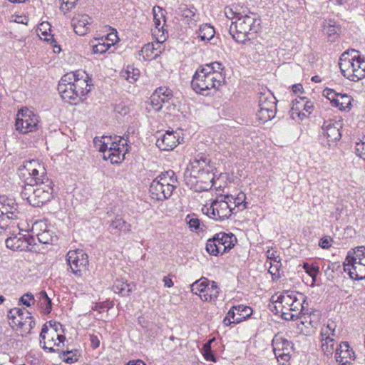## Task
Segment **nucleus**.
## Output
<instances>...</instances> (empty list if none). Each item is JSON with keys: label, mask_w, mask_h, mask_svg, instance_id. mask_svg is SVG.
Listing matches in <instances>:
<instances>
[{"label": "nucleus", "mask_w": 365, "mask_h": 365, "mask_svg": "<svg viewBox=\"0 0 365 365\" xmlns=\"http://www.w3.org/2000/svg\"><path fill=\"white\" fill-rule=\"evenodd\" d=\"M180 143V135L177 132L167 131L160 135L156 145L162 150H171Z\"/></svg>", "instance_id": "b1692460"}, {"label": "nucleus", "mask_w": 365, "mask_h": 365, "mask_svg": "<svg viewBox=\"0 0 365 365\" xmlns=\"http://www.w3.org/2000/svg\"><path fill=\"white\" fill-rule=\"evenodd\" d=\"M163 42H158L157 40L155 42L148 43L145 44L140 51V56L146 61H150L157 58L163 49L162 43Z\"/></svg>", "instance_id": "cd10ccee"}, {"label": "nucleus", "mask_w": 365, "mask_h": 365, "mask_svg": "<svg viewBox=\"0 0 365 365\" xmlns=\"http://www.w3.org/2000/svg\"><path fill=\"white\" fill-rule=\"evenodd\" d=\"M40 344L43 349H49L51 351H55V346H60L65 340V336L58 334L56 329L48 328L46 324L43 326L40 334Z\"/></svg>", "instance_id": "6ab92c4d"}, {"label": "nucleus", "mask_w": 365, "mask_h": 365, "mask_svg": "<svg viewBox=\"0 0 365 365\" xmlns=\"http://www.w3.org/2000/svg\"><path fill=\"white\" fill-rule=\"evenodd\" d=\"M88 83L79 73L64 75L58 86V91L65 101H76L89 92Z\"/></svg>", "instance_id": "39448f33"}, {"label": "nucleus", "mask_w": 365, "mask_h": 365, "mask_svg": "<svg viewBox=\"0 0 365 365\" xmlns=\"http://www.w3.org/2000/svg\"><path fill=\"white\" fill-rule=\"evenodd\" d=\"M19 176L26 185L49 180L44 165L38 160L25 161L19 168Z\"/></svg>", "instance_id": "9b49d317"}, {"label": "nucleus", "mask_w": 365, "mask_h": 365, "mask_svg": "<svg viewBox=\"0 0 365 365\" xmlns=\"http://www.w3.org/2000/svg\"><path fill=\"white\" fill-rule=\"evenodd\" d=\"M118 36L116 33H110L108 34L106 38L105 39L106 41H107V43L110 47L111 46H113L117 41H118Z\"/></svg>", "instance_id": "052dcab7"}, {"label": "nucleus", "mask_w": 365, "mask_h": 365, "mask_svg": "<svg viewBox=\"0 0 365 365\" xmlns=\"http://www.w3.org/2000/svg\"><path fill=\"white\" fill-rule=\"evenodd\" d=\"M274 355L280 365H287L291 359L293 346L281 334H276L272 339Z\"/></svg>", "instance_id": "dca6fc26"}, {"label": "nucleus", "mask_w": 365, "mask_h": 365, "mask_svg": "<svg viewBox=\"0 0 365 365\" xmlns=\"http://www.w3.org/2000/svg\"><path fill=\"white\" fill-rule=\"evenodd\" d=\"M222 70V64L218 62L198 68L191 81L194 91L203 96L216 93L225 83Z\"/></svg>", "instance_id": "f257e3e1"}, {"label": "nucleus", "mask_w": 365, "mask_h": 365, "mask_svg": "<svg viewBox=\"0 0 365 365\" xmlns=\"http://www.w3.org/2000/svg\"><path fill=\"white\" fill-rule=\"evenodd\" d=\"M183 177L185 184L195 192L211 189L215 176L210 160L205 158L190 160L184 171Z\"/></svg>", "instance_id": "f03ea898"}, {"label": "nucleus", "mask_w": 365, "mask_h": 365, "mask_svg": "<svg viewBox=\"0 0 365 365\" xmlns=\"http://www.w3.org/2000/svg\"><path fill=\"white\" fill-rule=\"evenodd\" d=\"M91 345H92L93 348H94V349L98 348L100 345L99 339H98L97 336H93V335L91 336Z\"/></svg>", "instance_id": "e2e57ef3"}, {"label": "nucleus", "mask_w": 365, "mask_h": 365, "mask_svg": "<svg viewBox=\"0 0 365 365\" xmlns=\"http://www.w3.org/2000/svg\"><path fill=\"white\" fill-rule=\"evenodd\" d=\"M32 229L36 233L38 241L42 244L53 243L56 237L53 230L43 222H36Z\"/></svg>", "instance_id": "bb28decb"}, {"label": "nucleus", "mask_w": 365, "mask_h": 365, "mask_svg": "<svg viewBox=\"0 0 365 365\" xmlns=\"http://www.w3.org/2000/svg\"><path fill=\"white\" fill-rule=\"evenodd\" d=\"M172 98L173 92L168 88L160 87L157 88L150 98L151 109L159 111L165 103H169Z\"/></svg>", "instance_id": "5701e85b"}, {"label": "nucleus", "mask_w": 365, "mask_h": 365, "mask_svg": "<svg viewBox=\"0 0 365 365\" xmlns=\"http://www.w3.org/2000/svg\"><path fill=\"white\" fill-rule=\"evenodd\" d=\"M154 29H152L153 37L158 42H164L167 38V31L164 29L165 24V16L163 10L159 6L153 9Z\"/></svg>", "instance_id": "412c9836"}, {"label": "nucleus", "mask_w": 365, "mask_h": 365, "mask_svg": "<svg viewBox=\"0 0 365 365\" xmlns=\"http://www.w3.org/2000/svg\"><path fill=\"white\" fill-rule=\"evenodd\" d=\"M163 282H164V286L166 287L170 288L173 286V282L172 279L170 278H169L168 277H165L163 278Z\"/></svg>", "instance_id": "0e129e2a"}, {"label": "nucleus", "mask_w": 365, "mask_h": 365, "mask_svg": "<svg viewBox=\"0 0 365 365\" xmlns=\"http://www.w3.org/2000/svg\"><path fill=\"white\" fill-rule=\"evenodd\" d=\"M212 341V340H210L204 345L202 349L203 356L205 359L208 361H215V358L210 350V344Z\"/></svg>", "instance_id": "8fccbe9b"}, {"label": "nucleus", "mask_w": 365, "mask_h": 365, "mask_svg": "<svg viewBox=\"0 0 365 365\" xmlns=\"http://www.w3.org/2000/svg\"><path fill=\"white\" fill-rule=\"evenodd\" d=\"M127 365H146V364L141 360H135V361H129L127 364Z\"/></svg>", "instance_id": "774afa93"}, {"label": "nucleus", "mask_w": 365, "mask_h": 365, "mask_svg": "<svg viewBox=\"0 0 365 365\" xmlns=\"http://www.w3.org/2000/svg\"><path fill=\"white\" fill-rule=\"evenodd\" d=\"M259 26V21L255 15L241 16L232 23L229 32L235 41L243 43L250 34L257 31Z\"/></svg>", "instance_id": "1a4fd4ad"}, {"label": "nucleus", "mask_w": 365, "mask_h": 365, "mask_svg": "<svg viewBox=\"0 0 365 365\" xmlns=\"http://www.w3.org/2000/svg\"><path fill=\"white\" fill-rule=\"evenodd\" d=\"M336 360L341 362L343 360L354 361L356 356L347 342H341L336 348Z\"/></svg>", "instance_id": "c756f323"}, {"label": "nucleus", "mask_w": 365, "mask_h": 365, "mask_svg": "<svg viewBox=\"0 0 365 365\" xmlns=\"http://www.w3.org/2000/svg\"><path fill=\"white\" fill-rule=\"evenodd\" d=\"M215 34L214 28L207 24L200 26L198 31L199 37L202 41H209L213 39Z\"/></svg>", "instance_id": "58836bf2"}, {"label": "nucleus", "mask_w": 365, "mask_h": 365, "mask_svg": "<svg viewBox=\"0 0 365 365\" xmlns=\"http://www.w3.org/2000/svg\"><path fill=\"white\" fill-rule=\"evenodd\" d=\"M12 205H14V202H12ZM15 210H16L15 206L10 205L7 199L2 198L0 200V217L4 215L14 220L17 218V215L14 212Z\"/></svg>", "instance_id": "72a5a7b5"}, {"label": "nucleus", "mask_w": 365, "mask_h": 365, "mask_svg": "<svg viewBox=\"0 0 365 365\" xmlns=\"http://www.w3.org/2000/svg\"><path fill=\"white\" fill-rule=\"evenodd\" d=\"M236 241V237L232 233L219 232L207 241L206 250L215 256L222 255L232 249Z\"/></svg>", "instance_id": "f8f14e48"}, {"label": "nucleus", "mask_w": 365, "mask_h": 365, "mask_svg": "<svg viewBox=\"0 0 365 365\" xmlns=\"http://www.w3.org/2000/svg\"><path fill=\"white\" fill-rule=\"evenodd\" d=\"M341 123L339 122L329 120L325 121L322 125L323 135L327 138L329 145L339 140L341 133L339 128Z\"/></svg>", "instance_id": "393cba45"}, {"label": "nucleus", "mask_w": 365, "mask_h": 365, "mask_svg": "<svg viewBox=\"0 0 365 365\" xmlns=\"http://www.w3.org/2000/svg\"><path fill=\"white\" fill-rule=\"evenodd\" d=\"M269 272L275 277H279V270L282 267L281 262L269 263Z\"/></svg>", "instance_id": "5fc2aeb1"}, {"label": "nucleus", "mask_w": 365, "mask_h": 365, "mask_svg": "<svg viewBox=\"0 0 365 365\" xmlns=\"http://www.w3.org/2000/svg\"><path fill=\"white\" fill-rule=\"evenodd\" d=\"M322 27L323 31L331 38V41L338 37L340 28L334 19L324 20Z\"/></svg>", "instance_id": "473e14b6"}, {"label": "nucleus", "mask_w": 365, "mask_h": 365, "mask_svg": "<svg viewBox=\"0 0 365 365\" xmlns=\"http://www.w3.org/2000/svg\"><path fill=\"white\" fill-rule=\"evenodd\" d=\"M10 324L13 327L28 329L31 327V314L26 309L19 307L11 309L8 313Z\"/></svg>", "instance_id": "aec40b11"}, {"label": "nucleus", "mask_w": 365, "mask_h": 365, "mask_svg": "<svg viewBox=\"0 0 365 365\" xmlns=\"http://www.w3.org/2000/svg\"><path fill=\"white\" fill-rule=\"evenodd\" d=\"M134 289H135V284H128L123 280H116L113 286V292L122 296L128 295Z\"/></svg>", "instance_id": "e433bc0d"}, {"label": "nucleus", "mask_w": 365, "mask_h": 365, "mask_svg": "<svg viewBox=\"0 0 365 365\" xmlns=\"http://www.w3.org/2000/svg\"><path fill=\"white\" fill-rule=\"evenodd\" d=\"M19 227V224L14 220L8 218L7 216L3 215L0 217V235L5 233L6 235L11 234Z\"/></svg>", "instance_id": "c9c22d12"}, {"label": "nucleus", "mask_w": 365, "mask_h": 365, "mask_svg": "<svg viewBox=\"0 0 365 365\" xmlns=\"http://www.w3.org/2000/svg\"><path fill=\"white\" fill-rule=\"evenodd\" d=\"M277 111L276 99L272 93H264L259 96V110L257 117L261 123H266L274 118Z\"/></svg>", "instance_id": "4468645a"}, {"label": "nucleus", "mask_w": 365, "mask_h": 365, "mask_svg": "<svg viewBox=\"0 0 365 365\" xmlns=\"http://www.w3.org/2000/svg\"><path fill=\"white\" fill-rule=\"evenodd\" d=\"M93 143L95 148L103 153V158L113 164L121 163L128 150L127 141L120 136L96 137Z\"/></svg>", "instance_id": "20e7f679"}, {"label": "nucleus", "mask_w": 365, "mask_h": 365, "mask_svg": "<svg viewBox=\"0 0 365 365\" xmlns=\"http://www.w3.org/2000/svg\"><path fill=\"white\" fill-rule=\"evenodd\" d=\"M177 185V178L174 171L168 170L162 173L150 185V196L156 200L168 199L172 195Z\"/></svg>", "instance_id": "6e6552de"}, {"label": "nucleus", "mask_w": 365, "mask_h": 365, "mask_svg": "<svg viewBox=\"0 0 365 365\" xmlns=\"http://www.w3.org/2000/svg\"><path fill=\"white\" fill-rule=\"evenodd\" d=\"M235 309L237 314V319H235V322L237 324L249 317L252 312L251 307L242 304L235 306Z\"/></svg>", "instance_id": "a19ab883"}, {"label": "nucleus", "mask_w": 365, "mask_h": 365, "mask_svg": "<svg viewBox=\"0 0 365 365\" xmlns=\"http://www.w3.org/2000/svg\"><path fill=\"white\" fill-rule=\"evenodd\" d=\"M339 93H336L335 91L329 88H326L323 91V96L327 98L331 103L332 106L335 103V100L339 96Z\"/></svg>", "instance_id": "3c124183"}, {"label": "nucleus", "mask_w": 365, "mask_h": 365, "mask_svg": "<svg viewBox=\"0 0 365 365\" xmlns=\"http://www.w3.org/2000/svg\"><path fill=\"white\" fill-rule=\"evenodd\" d=\"M186 221L191 230L196 231L200 228V221L199 219L188 215L186 217Z\"/></svg>", "instance_id": "09e8293b"}, {"label": "nucleus", "mask_w": 365, "mask_h": 365, "mask_svg": "<svg viewBox=\"0 0 365 365\" xmlns=\"http://www.w3.org/2000/svg\"><path fill=\"white\" fill-rule=\"evenodd\" d=\"M336 323L329 320L327 324L322 327L321 330L322 350L327 356H332L334 351H336Z\"/></svg>", "instance_id": "f3484780"}, {"label": "nucleus", "mask_w": 365, "mask_h": 365, "mask_svg": "<svg viewBox=\"0 0 365 365\" xmlns=\"http://www.w3.org/2000/svg\"><path fill=\"white\" fill-rule=\"evenodd\" d=\"M224 197H226V195H220L210 205H204L202 208V212L215 220L228 219L233 213V210L227 199Z\"/></svg>", "instance_id": "ddd939ff"}, {"label": "nucleus", "mask_w": 365, "mask_h": 365, "mask_svg": "<svg viewBox=\"0 0 365 365\" xmlns=\"http://www.w3.org/2000/svg\"><path fill=\"white\" fill-rule=\"evenodd\" d=\"M302 89V86L301 84H296L292 86V91L295 93L301 92Z\"/></svg>", "instance_id": "338daca9"}, {"label": "nucleus", "mask_w": 365, "mask_h": 365, "mask_svg": "<svg viewBox=\"0 0 365 365\" xmlns=\"http://www.w3.org/2000/svg\"><path fill=\"white\" fill-rule=\"evenodd\" d=\"M303 267L306 272L314 280L317 273L319 272V267L314 265H310L308 263H304Z\"/></svg>", "instance_id": "603ef678"}, {"label": "nucleus", "mask_w": 365, "mask_h": 365, "mask_svg": "<svg viewBox=\"0 0 365 365\" xmlns=\"http://www.w3.org/2000/svg\"><path fill=\"white\" fill-rule=\"evenodd\" d=\"M344 269L355 280L365 279V246H359L348 252Z\"/></svg>", "instance_id": "9d476101"}, {"label": "nucleus", "mask_w": 365, "mask_h": 365, "mask_svg": "<svg viewBox=\"0 0 365 365\" xmlns=\"http://www.w3.org/2000/svg\"><path fill=\"white\" fill-rule=\"evenodd\" d=\"M220 288L215 281L208 282L205 292L201 295L203 302H215L219 297Z\"/></svg>", "instance_id": "7c9ffc66"}, {"label": "nucleus", "mask_w": 365, "mask_h": 365, "mask_svg": "<svg viewBox=\"0 0 365 365\" xmlns=\"http://www.w3.org/2000/svg\"><path fill=\"white\" fill-rule=\"evenodd\" d=\"M109 229L114 230L116 232H129L131 230V225L123 218L115 217L110 221Z\"/></svg>", "instance_id": "f704fd0d"}, {"label": "nucleus", "mask_w": 365, "mask_h": 365, "mask_svg": "<svg viewBox=\"0 0 365 365\" xmlns=\"http://www.w3.org/2000/svg\"><path fill=\"white\" fill-rule=\"evenodd\" d=\"M63 360L67 363L72 364L77 361V358L74 356H70L65 357L63 359Z\"/></svg>", "instance_id": "69168bd1"}, {"label": "nucleus", "mask_w": 365, "mask_h": 365, "mask_svg": "<svg viewBox=\"0 0 365 365\" xmlns=\"http://www.w3.org/2000/svg\"><path fill=\"white\" fill-rule=\"evenodd\" d=\"M93 52L97 54H103L106 53L110 47L106 42V40L95 39L92 42Z\"/></svg>", "instance_id": "c03bdc74"}, {"label": "nucleus", "mask_w": 365, "mask_h": 365, "mask_svg": "<svg viewBox=\"0 0 365 365\" xmlns=\"http://www.w3.org/2000/svg\"><path fill=\"white\" fill-rule=\"evenodd\" d=\"M339 67L343 76L350 81H358L365 78V60L354 50L341 54Z\"/></svg>", "instance_id": "423d86ee"}, {"label": "nucleus", "mask_w": 365, "mask_h": 365, "mask_svg": "<svg viewBox=\"0 0 365 365\" xmlns=\"http://www.w3.org/2000/svg\"><path fill=\"white\" fill-rule=\"evenodd\" d=\"M20 300L26 307H30L31 305V302L32 303L34 302V296L30 293H27V294L23 295L21 297Z\"/></svg>", "instance_id": "13d9d810"}, {"label": "nucleus", "mask_w": 365, "mask_h": 365, "mask_svg": "<svg viewBox=\"0 0 365 365\" xmlns=\"http://www.w3.org/2000/svg\"><path fill=\"white\" fill-rule=\"evenodd\" d=\"M38 298L42 312L44 314H49L52 308L51 299L48 297L45 291L40 292Z\"/></svg>", "instance_id": "37998d69"}, {"label": "nucleus", "mask_w": 365, "mask_h": 365, "mask_svg": "<svg viewBox=\"0 0 365 365\" xmlns=\"http://www.w3.org/2000/svg\"><path fill=\"white\" fill-rule=\"evenodd\" d=\"M67 257L68 264L76 275H81L88 269V257L83 250H71L68 252Z\"/></svg>", "instance_id": "a211bd4d"}, {"label": "nucleus", "mask_w": 365, "mask_h": 365, "mask_svg": "<svg viewBox=\"0 0 365 365\" xmlns=\"http://www.w3.org/2000/svg\"><path fill=\"white\" fill-rule=\"evenodd\" d=\"M12 232L10 237L6 240V247L14 251H30L31 250V242L33 239L26 237L21 234L14 235Z\"/></svg>", "instance_id": "4be33fe9"}, {"label": "nucleus", "mask_w": 365, "mask_h": 365, "mask_svg": "<svg viewBox=\"0 0 365 365\" xmlns=\"http://www.w3.org/2000/svg\"><path fill=\"white\" fill-rule=\"evenodd\" d=\"M314 103L307 100L306 98H304V112L307 114V117L313 112L314 110Z\"/></svg>", "instance_id": "bf43d9fd"}, {"label": "nucleus", "mask_w": 365, "mask_h": 365, "mask_svg": "<svg viewBox=\"0 0 365 365\" xmlns=\"http://www.w3.org/2000/svg\"><path fill=\"white\" fill-rule=\"evenodd\" d=\"M319 245L324 249H328L331 245V239L330 237L322 238L319 241Z\"/></svg>", "instance_id": "680f3d73"}, {"label": "nucleus", "mask_w": 365, "mask_h": 365, "mask_svg": "<svg viewBox=\"0 0 365 365\" xmlns=\"http://www.w3.org/2000/svg\"><path fill=\"white\" fill-rule=\"evenodd\" d=\"M62 1V4L61 5V9L64 11L67 12L70 10H71L76 4V2L78 0H61Z\"/></svg>", "instance_id": "864d4df0"}, {"label": "nucleus", "mask_w": 365, "mask_h": 365, "mask_svg": "<svg viewBox=\"0 0 365 365\" xmlns=\"http://www.w3.org/2000/svg\"><path fill=\"white\" fill-rule=\"evenodd\" d=\"M51 181L46 180L36 184L26 185L21 191V196L33 207H40L49 202L53 197Z\"/></svg>", "instance_id": "0eeeda50"}, {"label": "nucleus", "mask_w": 365, "mask_h": 365, "mask_svg": "<svg viewBox=\"0 0 365 365\" xmlns=\"http://www.w3.org/2000/svg\"><path fill=\"white\" fill-rule=\"evenodd\" d=\"M267 262L276 263L281 262V257L279 252L274 249H269L267 251Z\"/></svg>", "instance_id": "49530a36"}, {"label": "nucleus", "mask_w": 365, "mask_h": 365, "mask_svg": "<svg viewBox=\"0 0 365 365\" xmlns=\"http://www.w3.org/2000/svg\"><path fill=\"white\" fill-rule=\"evenodd\" d=\"M47 29L50 30V24L48 22L41 23L38 26V32H41V34L38 33V36L41 38H43L46 41H49L52 38V36L48 35L46 31Z\"/></svg>", "instance_id": "a18cd8bd"}, {"label": "nucleus", "mask_w": 365, "mask_h": 365, "mask_svg": "<svg viewBox=\"0 0 365 365\" xmlns=\"http://www.w3.org/2000/svg\"><path fill=\"white\" fill-rule=\"evenodd\" d=\"M352 98L346 93H339L334 106L337 107L341 110H350Z\"/></svg>", "instance_id": "4c0bfd02"}, {"label": "nucleus", "mask_w": 365, "mask_h": 365, "mask_svg": "<svg viewBox=\"0 0 365 365\" xmlns=\"http://www.w3.org/2000/svg\"><path fill=\"white\" fill-rule=\"evenodd\" d=\"M38 123V116L33 110L24 108L17 114L16 127L22 133H27L36 130Z\"/></svg>", "instance_id": "2eb2a0df"}, {"label": "nucleus", "mask_w": 365, "mask_h": 365, "mask_svg": "<svg viewBox=\"0 0 365 365\" xmlns=\"http://www.w3.org/2000/svg\"><path fill=\"white\" fill-rule=\"evenodd\" d=\"M304 98L300 97L292 101L289 111L291 118L295 121H302L307 118V114L304 112Z\"/></svg>", "instance_id": "c85d7f7f"}, {"label": "nucleus", "mask_w": 365, "mask_h": 365, "mask_svg": "<svg viewBox=\"0 0 365 365\" xmlns=\"http://www.w3.org/2000/svg\"><path fill=\"white\" fill-rule=\"evenodd\" d=\"M91 23V17L85 14H77L72 19L73 30L79 36H84L88 33Z\"/></svg>", "instance_id": "a878e982"}, {"label": "nucleus", "mask_w": 365, "mask_h": 365, "mask_svg": "<svg viewBox=\"0 0 365 365\" xmlns=\"http://www.w3.org/2000/svg\"><path fill=\"white\" fill-rule=\"evenodd\" d=\"M272 299L277 313L286 320L298 319L304 309L305 297L302 293L285 292Z\"/></svg>", "instance_id": "7ed1b4c3"}, {"label": "nucleus", "mask_w": 365, "mask_h": 365, "mask_svg": "<svg viewBox=\"0 0 365 365\" xmlns=\"http://www.w3.org/2000/svg\"><path fill=\"white\" fill-rule=\"evenodd\" d=\"M139 70L133 66H127L120 73V76L130 83H135L139 77Z\"/></svg>", "instance_id": "ea45409f"}, {"label": "nucleus", "mask_w": 365, "mask_h": 365, "mask_svg": "<svg viewBox=\"0 0 365 365\" xmlns=\"http://www.w3.org/2000/svg\"><path fill=\"white\" fill-rule=\"evenodd\" d=\"M235 319H237V314L234 306L232 309L227 312L226 317L223 320V323L225 326H229L232 323L237 324L235 322Z\"/></svg>", "instance_id": "de8ad7c7"}, {"label": "nucleus", "mask_w": 365, "mask_h": 365, "mask_svg": "<svg viewBox=\"0 0 365 365\" xmlns=\"http://www.w3.org/2000/svg\"><path fill=\"white\" fill-rule=\"evenodd\" d=\"M209 280L207 278L202 277L196 280L191 284V292L196 295H198L201 299V295L205 292L206 286Z\"/></svg>", "instance_id": "79ce46f5"}, {"label": "nucleus", "mask_w": 365, "mask_h": 365, "mask_svg": "<svg viewBox=\"0 0 365 365\" xmlns=\"http://www.w3.org/2000/svg\"><path fill=\"white\" fill-rule=\"evenodd\" d=\"M225 14L229 19H233L236 18L238 19V17H240V14L238 13L236 9L235 10L232 7L227 6L225 9Z\"/></svg>", "instance_id": "6e6d98bb"}, {"label": "nucleus", "mask_w": 365, "mask_h": 365, "mask_svg": "<svg viewBox=\"0 0 365 365\" xmlns=\"http://www.w3.org/2000/svg\"><path fill=\"white\" fill-rule=\"evenodd\" d=\"M225 199H227L233 212L235 209L238 210H243L246 208V196L244 192H240L236 197L232 195H227Z\"/></svg>", "instance_id": "2f4dec72"}, {"label": "nucleus", "mask_w": 365, "mask_h": 365, "mask_svg": "<svg viewBox=\"0 0 365 365\" xmlns=\"http://www.w3.org/2000/svg\"><path fill=\"white\" fill-rule=\"evenodd\" d=\"M355 150L357 155L365 160V142L356 143Z\"/></svg>", "instance_id": "4d7b16f0"}]
</instances>
